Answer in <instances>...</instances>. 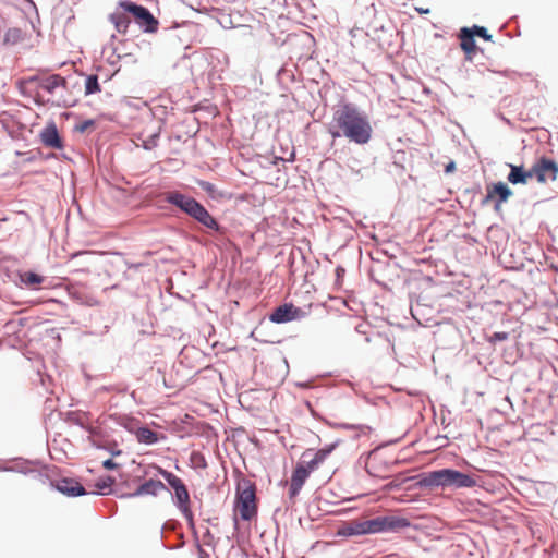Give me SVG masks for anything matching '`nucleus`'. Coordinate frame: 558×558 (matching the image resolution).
I'll list each match as a JSON object with an SVG mask.
<instances>
[{
    "label": "nucleus",
    "instance_id": "nucleus-30",
    "mask_svg": "<svg viewBox=\"0 0 558 558\" xmlns=\"http://www.w3.org/2000/svg\"><path fill=\"white\" fill-rule=\"evenodd\" d=\"M340 440H336L335 442L320 448L316 451L313 450V454L323 463L326 458L338 447Z\"/></svg>",
    "mask_w": 558,
    "mask_h": 558
},
{
    "label": "nucleus",
    "instance_id": "nucleus-28",
    "mask_svg": "<svg viewBox=\"0 0 558 558\" xmlns=\"http://www.w3.org/2000/svg\"><path fill=\"white\" fill-rule=\"evenodd\" d=\"M16 156L23 157V163H33L38 159L43 158V151L40 149H33L28 151H15Z\"/></svg>",
    "mask_w": 558,
    "mask_h": 558
},
{
    "label": "nucleus",
    "instance_id": "nucleus-29",
    "mask_svg": "<svg viewBox=\"0 0 558 558\" xmlns=\"http://www.w3.org/2000/svg\"><path fill=\"white\" fill-rule=\"evenodd\" d=\"M364 534H380L379 518L375 517L363 521Z\"/></svg>",
    "mask_w": 558,
    "mask_h": 558
},
{
    "label": "nucleus",
    "instance_id": "nucleus-35",
    "mask_svg": "<svg viewBox=\"0 0 558 558\" xmlns=\"http://www.w3.org/2000/svg\"><path fill=\"white\" fill-rule=\"evenodd\" d=\"M95 124V121L92 119L84 120L83 122L75 125V131L80 133H84L87 131L88 128L93 126Z\"/></svg>",
    "mask_w": 558,
    "mask_h": 558
},
{
    "label": "nucleus",
    "instance_id": "nucleus-6",
    "mask_svg": "<svg viewBox=\"0 0 558 558\" xmlns=\"http://www.w3.org/2000/svg\"><path fill=\"white\" fill-rule=\"evenodd\" d=\"M153 468L156 470V475L162 476L168 486L173 490L172 500L175 506L190 502V494L187 487L179 476L170 471L162 469L161 466L154 465Z\"/></svg>",
    "mask_w": 558,
    "mask_h": 558
},
{
    "label": "nucleus",
    "instance_id": "nucleus-32",
    "mask_svg": "<svg viewBox=\"0 0 558 558\" xmlns=\"http://www.w3.org/2000/svg\"><path fill=\"white\" fill-rule=\"evenodd\" d=\"M82 415H86V413H82L80 411H71L66 414V421L83 428L85 427V422L83 421Z\"/></svg>",
    "mask_w": 558,
    "mask_h": 558
},
{
    "label": "nucleus",
    "instance_id": "nucleus-57",
    "mask_svg": "<svg viewBox=\"0 0 558 558\" xmlns=\"http://www.w3.org/2000/svg\"><path fill=\"white\" fill-rule=\"evenodd\" d=\"M53 156V154H48V155H44L43 154V158H40L41 160H48L49 158H51Z\"/></svg>",
    "mask_w": 558,
    "mask_h": 558
},
{
    "label": "nucleus",
    "instance_id": "nucleus-41",
    "mask_svg": "<svg viewBox=\"0 0 558 558\" xmlns=\"http://www.w3.org/2000/svg\"><path fill=\"white\" fill-rule=\"evenodd\" d=\"M508 333L507 332H494L493 336H492V340L494 341H505L508 339Z\"/></svg>",
    "mask_w": 558,
    "mask_h": 558
},
{
    "label": "nucleus",
    "instance_id": "nucleus-53",
    "mask_svg": "<svg viewBox=\"0 0 558 558\" xmlns=\"http://www.w3.org/2000/svg\"><path fill=\"white\" fill-rule=\"evenodd\" d=\"M179 536H180L181 541H183V534L181 533ZM183 545H184V542H181V544L179 546H169L168 548L169 549L180 548Z\"/></svg>",
    "mask_w": 558,
    "mask_h": 558
},
{
    "label": "nucleus",
    "instance_id": "nucleus-31",
    "mask_svg": "<svg viewBox=\"0 0 558 558\" xmlns=\"http://www.w3.org/2000/svg\"><path fill=\"white\" fill-rule=\"evenodd\" d=\"M198 186L205 191L213 199H217L219 197H222L221 193H218V190L215 184L208 182V181H199Z\"/></svg>",
    "mask_w": 558,
    "mask_h": 558
},
{
    "label": "nucleus",
    "instance_id": "nucleus-23",
    "mask_svg": "<svg viewBox=\"0 0 558 558\" xmlns=\"http://www.w3.org/2000/svg\"><path fill=\"white\" fill-rule=\"evenodd\" d=\"M116 483L114 477L107 475L96 481L95 487L98 492H93L94 495H109L112 493V485Z\"/></svg>",
    "mask_w": 558,
    "mask_h": 558
},
{
    "label": "nucleus",
    "instance_id": "nucleus-2",
    "mask_svg": "<svg viewBox=\"0 0 558 558\" xmlns=\"http://www.w3.org/2000/svg\"><path fill=\"white\" fill-rule=\"evenodd\" d=\"M165 201L179 208L210 232L219 235L226 234L227 228L221 226L206 207L194 197L180 191H170L165 194Z\"/></svg>",
    "mask_w": 558,
    "mask_h": 558
},
{
    "label": "nucleus",
    "instance_id": "nucleus-37",
    "mask_svg": "<svg viewBox=\"0 0 558 558\" xmlns=\"http://www.w3.org/2000/svg\"><path fill=\"white\" fill-rule=\"evenodd\" d=\"M94 446L96 448H104L106 449L107 451H109L113 457H117V456H120L122 453V450L118 448V445L114 444L113 446H110V447H101L99 445H96L94 444Z\"/></svg>",
    "mask_w": 558,
    "mask_h": 558
},
{
    "label": "nucleus",
    "instance_id": "nucleus-50",
    "mask_svg": "<svg viewBox=\"0 0 558 558\" xmlns=\"http://www.w3.org/2000/svg\"><path fill=\"white\" fill-rule=\"evenodd\" d=\"M197 550L199 558H208V554L202 548L199 543H197Z\"/></svg>",
    "mask_w": 558,
    "mask_h": 558
},
{
    "label": "nucleus",
    "instance_id": "nucleus-47",
    "mask_svg": "<svg viewBox=\"0 0 558 558\" xmlns=\"http://www.w3.org/2000/svg\"><path fill=\"white\" fill-rule=\"evenodd\" d=\"M179 27H180V26L177 24V25H175L174 27H172V28H167V29H166V36H167L168 38L178 37V35H177V34H174V31H175L177 28H179Z\"/></svg>",
    "mask_w": 558,
    "mask_h": 558
},
{
    "label": "nucleus",
    "instance_id": "nucleus-22",
    "mask_svg": "<svg viewBox=\"0 0 558 558\" xmlns=\"http://www.w3.org/2000/svg\"><path fill=\"white\" fill-rule=\"evenodd\" d=\"M490 186L498 203H506L513 194L512 190L502 181L492 183Z\"/></svg>",
    "mask_w": 558,
    "mask_h": 558
},
{
    "label": "nucleus",
    "instance_id": "nucleus-18",
    "mask_svg": "<svg viewBox=\"0 0 558 558\" xmlns=\"http://www.w3.org/2000/svg\"><path fill=\"white\" fill-rule=\"evenodd\" d=\"M337 535L342 537L365 535L363 521L354 520L341 525L337 531Z\"/></svg>",
    "mask_w": 558,
    "mask_h": 558
},
{
    "label": "nucleus",
    "instance_id": "nucleus-46",
    "mask_svg": "<svg viewBox=\"0 0 558 558\" xmlns=\"http://www.w3.org/2000/svg\"><path fill=\"white\" fill-rule=\"evenodd\" d=\"M177 524H178V522H175V521H168V522H166L163 524L161 531H163V530H171V531H173L175 529Z\"/></svg>",
    "mask_w": 558,
    "mask_h": 558
},
{
    "label": "nucleus",
    "instance_id": "nucleus-54",
    "mask_svg": "<svg viewBox=\"0 0 558 558\" xmlns=\"http://www.w3.org/2000/svg\"><path fill=\"white\" fill-rule=\"evenodd\" d=\"M363 327H364V325L359 324V325L355 327L356 332H359V333H365V331L363 330Z\"/></svg>",
    "mask_w": 558,
    "mask_h": 558
},
{
    "label": "nucleus",
    "instance_id": "nucleus-48",
    "mask_svg": "<svg viewBox=\"0 0 558 558\" xmlns=\"http://www.w3.org/2000/svg\"><path fill=\"white\" fill-rule=\"evenodd\" d=\"M345 274V269L342 266L336 268L337 279H340Z\"/></svg>",
    "mask_w": 558,
    "mask_h": 558
},
{
    "label": "nucleus",
    "instance_id": "nucleus-7",
    "mask_svg": "<svg viewBox=\"0 0 558 558\" xmlns=\"http://www.w3.org/2000/svg\"><path fill=\"white\" fill-rule=\"evenodd\" d=\"M533 174L537 182L546 183L547 180L555 181L558 175V163L550 158L542 156L532 166Z\"/></svg>",
    "mask_w": 558,
    "mask_h": 558
},
{
    "label": "nucleus",
    "instance_id": "nucleus-52",
    "mask_svg": "<svg viewBox=\"0 0 558 558\" xmlns=\"http://www.w3.org/2000/svg\"><path fill=\"white\" fill-rule=\"evenodd\" d=\"M82 429L86 430L90 435H95L96 434V429L93 426H90V425H86L85 424V427H83Z\"/></svg>",
    "mask_w": 558,
    "mask_h": 558
},
{
    "label": "nucleus",
    "instance_id": "nucleus-40",
    "mask_svg": "<svg viewBox=\"0 0 558 558\" xmlns=\"http://www.w3.org/2000/svg\"><path fill=\"white\" fill-rule=\"evenodd\" d=\"M234 555H235V558H253L250 556L248 551L242 547H238L235 549Z\"/></svg>",
    "mask_w": 558,
    "mask_h": 558
},
{
    "label": "nucleus",
    "instance_id": "nucleus-25",
    "mask_svg": "<svg viewBox=\"0 0 558 558\" xmlns=\"http://www.w3.org/2000/svg\"><path fill=\"white\" fill-rule=\"evenodd\" d=\"M301 463L304 465V469L308 471V473L311 474L314 470L317 469V466L322 462L313 454V449H308L302 454Z\"/></svg>",
    "mask_w": 558,
    "mask_h": 558
},
{
    "label": "nucleus",
    "instance_id": "nucleus-15",
    "mask_svg": "<svg viewBox=\"0 0 558 558\" xmlns=\"http://www.w3.org/2000/svg\"><path fill=\"white\" fill-rule=\"evenodd\" d=\"M510 171L507 175V180L509 183L515 184H526L529 179L533 178V170H525L523 166H517L509 163Z\"/></svg>",
    "mask_w": 558,
    "mask_h": 558
},
{
    "label": "nucleus",
    "instance_id": "nucleus-34",
    "mask_svg": "<svg viewBox=\"0 0 558 558\" xmlns=\"http://www.w3.org/2000/svg\"><path fill=\"white\" fill-rule=\"evenodd\" d=\"M159 133H154L148 138L143 141V148L145 150H151L158 146Z\"/></svg>",
    "mask_w": 558,
    "mask_h": 558
},
{
    "label": "nucleus",
    "instance_id": "nucleus-45",
    "mask_svg": "<svg viewBox=\"0 0 558 558\" xmlns=\"http://www.w3.org/2000/svg\"><path fill=\"white\" fill-rule=\"evenodd\" d=\"M113 53L117 54V59L128 58L131 57L130 53H122V50L119 46L113 48Z\"/></svg>",
    "mask_w": 558,
    "mask_h": 558
},
{
    "label": "nucleus",
    "instance_id": "nucleus-36",
    "mask_svg": "<svg viewBox=\"0 0 558 558\" xmlns=\"http://www.w3.org/2000/svg\"><path fill=\"white\" fill-rule=\"evenodd\" d=\"M124 389H120L113 385H109V386H101L97 389V392H123Z\"/></svg>",
    "mask_w": 558,
    "mask_h": 558
},
{
    "label": "nucleus",
    "instance_id": "nucleus-55",
    "mask_svg": "<svg viewBox=\"0 0 558 558\" xmlns=\"http://www.w3.org/2000/svg\"><path fill=\"white\" fill-rule=\"evenodd\" d=\"M0 471H3V472H11V471H14L13 468L11 466H0Z\"/></svg>",
    "mask_w": 558,
    "mask_h": 558
},
{
    "label": "nucleus",
    "instance_id": "nucleus-59",
    "mask_svg": "<svg viewBox=\"0 0 558 558\" xmlns=\"http://www.w3.org/2000/svg\"><path fill=\"white\" fill-rule=\"evenodd\" d=\"M294 159V153L291 154L289 161H292Z\"/></svg>",
    "mask_w": 558,
    "mask_h": 558
},
{
    "label": "nucleus",
    "instance_id": "nucleus-42",
    "mask_svg": "<svg viewBox=\"0 0 558 558\" xmlns=\"http://www.w3.org/2000/svg\"><path fill=\"white\" fill-rule=\"evenodd\" d=\"M102 466L106 470H114L118 468V463H116L111 458L107 459L102 462Z\"/></svg>",
    "mask_w": 558,
    "mask_h": 558
},
{
    "label": "nucleus",
    "instance_id": "nucleus-39",
    "mask_svg": "<svg viewBox=\"0 0 558 558\" xmlns=\"http://www.w3.org/2000/svg\"><path fill=\"white\" fill-rule=\"evenodd\" d=\"M356 430H359L360 433L355 436V438H359L362 435H368L372 432V427L364 424H357Z\"/></svg>",
    "mask_w": 558,
    "mask_h": 558
},
{
    "label": "nucleus",
    "instance_id": "nucleus-19",
    "mask_svg": "<svg viewBox=\"0 0 558 558\" xmlns=\"http://www.w3.org/2000/svg\"><path fill=\"white\" fill-rule=\"evenodd\" d=\"M20 282L33 290H37L38 287L45 281V277L34 271H19Z\"/></svg>",
    "mask_w": 558,
    "mask_h": 558
},
{
    "label": "nucleus",
    "instance_id": "nucleus-4",
    "mask_svg": "<svg viewBox=\"0 0 558 558\" xmlns=\"http://www.w3.org/2000/svg\"><path fill=\"white\" fill-rule=\"evenodd\" d=\"M256 487L250 480H242L236 487V508L243 521H251L257 514Z\"/></svg>",
    "mask_w": 558,
    "mask_h": 558
},
{
    "label": "nucleus",
    "instance_id": "nucleus-21",
    "mask_svg": "<svg viewBox=\"0 0 558 558\" xmlns=\"http://www.w3.org/2000/svg\"><path fill=\"white\" fill-rule=\"evenodd\" d=\"M365 341L366 342H374L375 344H377L378 347L385 349L386 351H393L395 350V347H393V343L391 342L389 336L387 333H383V332H375L373 333L372 336H367L365 338Z\"/></svg>",
    "mask_w": 558,
    "mask_h": 558
},
{
    "label": "nucleus",
    "instance_id": "nucleus-10",
    "mask_svg": "<svg viewBox=\"0 0 558 558\" xmlns=\"http://www.w3.org/2000/svg\"><path fill=\"white\" fill-rule=\"evenodd\" d=\"M50 485L66 497H80L87 495L85 487L75 478L62 477L51 481Z\"/></svg>",
    "mask_w": 558,
    "mask_h": 558
},
{
    "label": "nucleus",
    "instance_id": "nucleus-58",
    "mask_svg": "<svg viewBox=\"0 0 558 558\" xmlns=\"http://www.w3.org/2000/svg\"><path fill=\"white\" fill-rule=\"evenodd\" d=\"M418 11H420L421 13H428V12H429V10H428V9H426V10H425V9H420Z\"/></svg>",
    "mask_w": 558,
    "mask_h": 558
},
{
    "label": "nucleus",
    "instance_id": "nucleus-8",
    "mask_svg": "<svg viewBox=\"0 0 558 558\" xmlns=\"http://www.w3.org/2000/svg\"><path fill=\"white\" fill-rule=\"evenodd\" d=\"M161 492H170L168 486L159 481L149 478L142 483L134 492L117 495L121 499L135 498L140 496H158Z\"/></svg>",
    "mask_w": 558,
    "mask_h": 558
},
{
    "label": "nucleus",
    "instance_id": "nucleus-49",
    "mask_svg": "<svg viewBox=\"0 0 558 558\" xmlns=\"http://www.w3.org/2000/svg\"><path fill=\"white\" fill-rule=\"evenodd\" d=\"M192 457H193V458H196V457H197V458H199V459H201V463L198 464L201 468H206V466H207L206 461H205V459H204V457H203L202 454H199V453H193V456H192Z\"/></svg>",
    "mask_w": 558,
    "mask_h": 558
},
{
    "label": "nucleus",
    "instance_id": "nucleus-38",
    "mask_svg": "<svg viewBox=\"0 0 558 558\" xmlns=\"http://www.w3.org/2000/svg\"><path fill=\"white\" fill-rule=\"evenodd\" d=\"M330 426L342 429L356 430L357 424H349V423H328Z\"/></svg>",
    "mask_w": 558,
    "mask_h": 558
},
{
    "label": "nucleus",
    "instance_id": "nucleus-51",
    "mask_svg": "<svg viewBox=\"0 0 558 558\" xmlns=\"http://www.w3.org/2000/svg\"><path fill=\"white\" fill-rule=\"evenodd\" d=\"M456 168V165L453 161H450L446 167H445V172L449 173L451 171H453Z\"/></svg>",
    "mask_w": 558,
    "mask_h": 558
},
{
    "label": "nucleus",
    "instance_id": "nucleus-17",
    "mask_svg": "<svg viewBox=\"0 0 558 558\" xmlns=\"http://www.w3.org/2000/svg\"><path fill=\"white\" fill-rule=\"evenodd\" d=\"M110 22L114 25L118 33H126L131 23L129 13L122 9L117 8L114 12L109 15Z\"/></svg>",
    "mask_w": 558,
    "mask_h": 558
},
{
    "label": "nucleus",
    "instance_id": "nucleus-20",
    "mask_svg": "<svg viewBox=\"0 0 558 558\" xmlns=\"http://www.w3.org/2000/svg\"><path fill=\"white\" fill-rule=\"evenodd\" d=\"M135 436L138 442L145 445H155L159 441L158 433L146 426L138 427L135 432Z\"/></svg>",
    "mask_w": 558,
    "mask_h": 558
},
{
    "label": "nucleus",
    "instance_id": "nucleus-61",
    "mask_svg": "<svg viewBox=\"0 0 558 558\" xmlns=\"http://www.w3.org/2000/svg\"><path fill=\"white\" fill-rule=\"evenodd\" d=\"M253 558H260V557H259V556H257V555H254V556H253Z\"/></svg>",
    "mask_w": 558,
    "mask_h": 558
},
{
    "label": "nucleus",
    "instance_id": "nucleus-60",
    "mask_svg": "<svg viewBox=\"0 0 558 558\" xmlns=\"http://www.w3.org/2000/svg\"><path fill=\"white\" fill-rule=\"evenodd\" d=\"M366 472H367L369 475H373V473L371 472V470L366 469Z\"/></svg>",
    "mask_w": 558,
    "mask_h": 558
},
{
    "label": "nucleus",
    "instance_id": "nucleus-5",
    "mask_svg": "<svg viewBox=\"0 0 558 558\" xmlns=\"http://www.w3.org/2000/svg\"><path fill=\"white\" fill-rule=\"evenodd\" d=\"M118 7L128 12L144 33L157 32L159 21L146 7L131 0H120Z\"/></svg>",
    "mask_w": 558,
    "mask_h": 558
},
{
    "label": "nucleus",
    "instance_id": "nucleus-9",
    "mask_svg": "<svg viewBox=\"0 0 558 558\" xmlns=\"http://www.w3.org/2000/svg\"><path fill=\"white\" fill-rule=\"evenodd\" d=\"M302 308L292 303H284L277 306L269 315V320L275 324H284L303 317Z\"/></svg>",
    "mask_w": 558,
    "mask_h": 558
},
{
    "label": "nucleus",
    "instance_id": "nucleus-27",
    "mask_svg": "<svg viewBox=\"0 0 558 558\" xmlns=\"http://www.w3.org/2000/svg\"><path fill=\"white\" fill-rule=\"evenodd\" d=\"M100 84L96 74L87 75L85 80V95H93L100 92Z\"/></svg>",
    "mask_w": 558,
    "mask_h": 558
},
{
    "label": "nucleus",
    "instance_id": "nucleus-1",
    "mask_svg": "<svg viewBox=\"0 0 558 558\" xmlns=\"http://www.w3.org/2000/svg\"><path fill=\"white\" fill-rule=\"evenodd\" d=\"M329 133L333 138L344 136L356 145H365L372 140L373 128L365 111L344 101L333 108Z\"/></svg>",
    "mask_w": 558,
    "mask_h": 558
},
{
    "label": "nucleus",
    "instance_id": "nucleus-16",
    "mask_svg": "<svg viewBox=\"0 0 558 558\" xmlns=\"http://www.w3.org/2000/svg\"><path fill=\"white\" fill-rule=\"evenodd\" d=\"M65 85L66 81L60 74H52L47 77L40 78L38 83V87L43 90H46L49 94H53L58 87H65Z\"/></svg>",
    "mask_w": 558,
    "mask_h": 558
},
{
    "label": "nucleus",
    "instance_id": "nucleus-43",
    "mask_svg": "<svg viewBox=\"0 0 558 558\" xmlns=\"http://www.w3.org/2000/svg\"><path fill=\"white\" fill-rule=\"evenodd\" d=\"M495 197V194L493 193V189L490 185L487 186V194L482 199V205H486L490 199Z\"/></svg>",
    "mask_w": 558,
    "mask_h": 558
},
{
    "label": "nucleus",
    "instance_id": "nucleus-12",
    "mask_svg": "<svg viewBox=\"0 0 558 558\" xmlns=\"http://www.w3.org/2000/svg\"><path fill=\"white\" fill-rule=\"evenodd\" d=\"M381 533H399L411 526L409 519L398 515H378Z\"/></svg>",
    "mask_w": 558,
    "mask_h": 558
},
{
    "label": "nucleus",
    "instance_id": "nucleus-3",
    "mask_svg": "<svg viewBox=\"0 0 558 558\" xmlns=\"http://www.w3.org/2000/svg\"><path fill=\"white\" fill-rule=\"evenodd\" d=\"M476 485V481L471 475L454 469H440L425 472L418 475L416 482L417 488H471Z\"/></svg>",
    "mask_w": 558,
    "mask_h": 558
},
{
    "label": "nucleus",
    "instance_id": "nucleus-56",
    "mask_svg": "<svg viewBox=\"0 0 558 558\" xmlns=\"http://www.w3.org/2000/svg\"><path fill=\"white\" fill-rule=\"evenodd\" d=\"M502 203H498V201L496 199L495 202V206H494V209L495 211H499L500 210V206H501Z\"/></svg>",
    "mask_w": 558,
    "mask_h": 558
},
{
    "label": "nucleus",
    "instance_id": "nucleus-33",
    "mask_svg": "<svg viewBox=\"0 0 558 558\" xmlns=\"http://www.w3.org/2000/svg\"><path fill=\"white\" fill-rule=\"evenodd\" d=\"M471 34H474V37H481L486 41H492L493 36L488 33L487 28L480 25H473L471 28Z\"/></svg>",
    "mask_w": 558,
    "mask_h": 558
},
{
    "label": "nucleus",
    "instance_id": "nucleus-13",
    "mask_svg": "<svg viewBox=\"0 0 558 558\" xmlns=\"http://www.w3.org/2000/svg\"><path fill=\"white\" fill-rule=\"evenodd\" d=\"M459 37L466 60L472 61L477 52L483 53V50L477 48L474 34H471L469 27H462Z\"/></svg>",
    "mask_w": 558,
    "mask_h": 558
},
{
    "label": "nucleus",
    "instance_id": "nucleus-24",
    "mask_svg": "<svg viewBox=\"0 0 558 558\" xmlns=\"http://www.w3.org/2000/svg\"><path fill=\"white\" fill-rule=\"evenodd\" d=\"M24 39V33L19 27L9 28L3 38L4 45H16Z\"/></svg>",
    "mask_w": 558,
    "mask_h": 558
},
{
    "label": "nucleus",
    "instance_id": "nucleus-11",
    "mask_svg": "<svg viewBox=\"0 0 558 558\" xmlns=\"http://www.w3.org/2000/svg\"><path fill=\"white\" fill-rule=\"evenodd\" d=\"M40 142L49 148L62 149L64 143L54 121H50L39 133Z\"/></svg>",
    "mask_w": 558,
    "mask_h": 558
},
{
    "label": "nucleus",
    "instance_id": "nucleus-14",
    "mask_svg": "<svg viewBox=\"0 0 558 558\" xmlns=\"http://www.w3.org/2000/svg\"><path fill=\"white\" fill-rule=\"evenodd\" d=\"M310 476L308 471L304 469L302 463H298L294 468L291 476V483L289 487V498L294 499L301 492L306 478Z\"/></svg>",
    "mask_w": 558,
    "mask_h": 558
},
{
    "label": "nucleus",
    "instance_id": "nucleus-26",
    "mask_svg": "<svg viewBox=\"0 0 558 558\" xmlns=\"http://www.w3.org/2000/svg\"><path fill=\"white\" fill-rule=\"evenodd\" d=\"M175 507L181 511L183 517L186 519L189 527L192 530L194 536L196 537L197 532L195 529L193 512L190 508V502L180 504L177 505Z\"/></svg>",
    "mask_w": 558,
    "mask_h": 558
},
{
    "label": "nucleus",
    "instance_id": "nucleus-44",
    "mask_svg": "<svg viewBox=\"0 0 558 558\" xmlns=\"http://www.w3.org/2000/svg\"><path fill=\"white\" fill-rule=\"evenodd\" d=\"M399 487H400V483L395 482V481H391V482L387 483V484L383 487V489H384L385 492H391V490H395V489H397V488H399Z\"/></svg>",
    "mask_w": 558,
    "mask_h": 558
}]
</instances>
